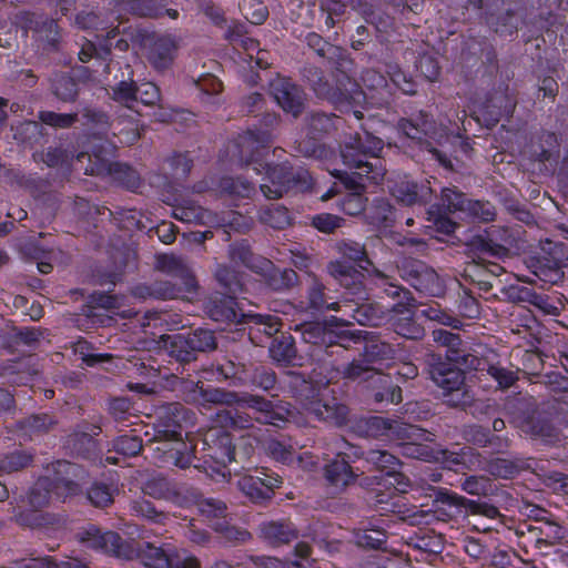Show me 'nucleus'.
I'll use <instances>...</instances> for the list:
<instances>
[{
  "instance_id": "9b49d317",
  "label": "nucleus",
  "mask_w": 568,
  "mask_h": 568,
  "mask_svg": "<svg viewBox=\"0 0 568 568\" xmlns=\"http://www.w3.org/2000/svg\"><path fill=\"white\" fill-rule=\"evenodd\" d=\"M387 295L393 297H399L403 293L405 302H398L392 307L390 317L392 325L395 332L406 338H419L423 336V328L415 323L414 315L416 303L415 300L409 295L408 292L400 287L389 284V287L385 290Z\"/></svg>"
},
{
  "instance_id": "052dcab7",
  "label": "nucleus",
  "mask_w": 568,
  "mask_h": 568,
  "mask_svg": "<svg viewBox=\"0 0 568 568\" xmlns=\"http://www.w3.org/2000/svg\"><path fill=\"white\" fill-rule=\"evenodd\" d=\"M40 120L51 126L67 128L74 122L75 115L43 111L40 113Z\"/></svg>"
},
{
  "instance_id": "5fc2aeb1",
  "label": "nucleus",
  "mask_w": 568,
  "mask_h": 568,
  "mask_svg": "<svg viewBox=\"0 0 568 568\" xmlns=\"http://www.w3.org/2000/svg\"><path fill=\"white\" fill-rule=\"evenodd\" d=\"M230 258L236 265L242 264L250 268H256V265L253 263V255L246 243L232 245L230 248Z\"/></svg>"
},
{
  "instance_id": "a19ab883",
  "label": "nucleus",
  "mask_w": 568,
  "mask_h": 568,
  "mask_svg": "<svg viewBox=\"0 0 568 568\" xmlns=\"http://www.w3.org/2000/svg\"><path fill=\"white\" fill-rule=\"evenodd\" d=\"M366 459L373 464L376 468L388 475V470L393 471L399 466V460L393 454L386 450H369Z\"/></svg>"
},
{
  "instance_id": "bb28decb",
  "label": "nucleus",
  "mask_w": 568,
  "mask_h": 568,
  "mask_svg": "<svg viewBox=\"0 0 568 568\" xmlns=\"http://www.w3.org/2000/svg\"><path fill=\"white\" fill-rule=\"evenodd\" d=\"M186 487H173L165 478H153L144 486V493L158 499L170 500L179 506L186 505Z\"/></svg>"
},
{
  "instance_id": "2f4dec72",
  "label": "nucleus",
  "mask_w": 568,
  "mask_h": 568,
  "mask_svg": "<svg viewBox=\"0 0 568 568\" xmlns=\"http://www.w3.org/2000/svg\"><path fill=\"white\" fill-rule=\"evenodd\" d=\"M310 554L311 547L302 541L295 546V560L285 562L276 558H267L265 568H316L315 561L308 559Z\"/></svg>"
},
{
  "instance_id": "864d4df0",
  "label": "nucleus",
  "mask_w": 568,
  "mask_h": 568,
  "mask_svg": "<svg viewBox=\"0 0 568 568\" xmlns=\"http://www.w3.org/2000/svg\"><path fill=\"white\" fill-rule=\"evenodd\" d=\"M342 217L329 213L317 214L312 220L313 226L323 233H331L335 231L342 226Z\"/></svg>"
},
{
  "instance_id": "e2e57ef3",
  "label": "nucleus",
  "mask_w": 568,
  "mask_h": 568,
  "mask_svg": "<svg viewBox=\"0 0 568 568\" xmlns=\"http://www.w3.org/2000/svg\"><path fill=\"white\" fill-rule=\"evenodd\" d=\"M53 88L55 95L62 100H71L77 94L75 83L69 77H60Z\"/></svg>"
},
{
  "instance_id": "cd10ccee",
  "label": "nucleus",
  "mask_w": 568,
  "mask_h": 568,
  "mask_svg": "<svg viewBox=\"0 0 568 568\" xmlns=\"http://www.w3.org/2000/svg\"><path fill=\"white\" fill-rule=\"evenodd\" d=\"M305 409L314 415L318 420L332 422L335 424L343 423L346 417V408L335 403L322 402V399H312L304 405Z\"/></svg>"
},
{
  "instance_id": "39448f33",
  "label": "nucleus",
  "mask_w": 568,
  "mask_h": 568,
  "mask_svg": "<svg viewBox=\"0 0 568 568\" xmlns=\"http://www.w3.org/2000/svg\"><path fill=\"white\" fill-rule=\"evenodd\" d=\"M442 202L445 209L444 213L438 212L435 215L430 210L428 214L430 215L429 220H434L436 229L444 234H450L455 232L457 227V222L448 217L446 213H458L459 219L476 217L483 221L493 220L495 215L494 207L490 203L469 201L464 194L454 189H443Z\"/></svg>"
},
{
  "instance_id": "ea45409f",
  "label": "nucleus",
  "mask_w": 568,
  "mask_h": 568,
  "mask_svg": "<svg viewBox=\"0 0 568 568\" xmlns=\"http://www.w3.org/2000/svg\"><path fill=\"white\" fill-rule=\"evenodd\" d=\"M270 355L276 362H290L295 355L292 337L275 338L270 346Z\"/></svg>"
},
{
  "instance_id": "f257e3e1",
  "label": "nucleus",
  "mask_w": 568,
  "mask_h": 568,
  "mask_svg": "<svg viewBox=\"0 0 568 568\" xmlns=\"http://www.w3.org/2000/svg\"><path fill=\"white\" fill-rule=\"evenodd\" d=\"M383 145V140L372 135L365 128L344 143L341 152L343 162L356 171L352 175L342 171H333L332 174L351 191L341 203L346 214L357 215L364 211V180L378 183L383 179L385 170L378 159Z\"/></svg>"
},
{
  "instance_id": "37998d69",
  "label": "nucleus",
  "mask_w": 568,
  "mask_h": 568,
  "mask_svg": "<svg viewBox=\"0 0 568 568\" xmlns=\"http://www.w3.org/2000/svg\"><path fill=\"white\" fill-rule=\"evenodd\" d=\"M113 448L123 456H135L142 449V442L135 435H122L114 440Z\"/></svg>"
},
{
  "instance_id": "69168bd1",
  "label": "nucleus",
  "mask_w": 568,
  "mask_h": 568,
  "mask_svg": "<svg viewBox=\"0 0 568 568\" xmlns=\"http://www.w3.org/2000/svg\"><path fill=\"white\" fill-rule=\"evenodd\" d=\"M242 10L245 18L253 24H261L267 17L268 12L265 6L257 3L255 8H251L246 0L243 1Z\"/></svg>"
},
{
  "instance_id": "4d7b16f0",
  "label": "nucleus",
  "mask_w": 568,
  "mask_h": 568,
  "mask_svg": "<svg viewBox=\"0 0 568 568\" xmlns=\"http://www.w3.org/2000/svg\"><path fill=\"white\" fill-rule=\"evenodd\" d=\"M390 353V346L385 343L373 342L365 346L366 362L371 364L384 361Z\"/></svg>"
},
{
  "instance_id": "c9c22d12",
  "label": "nucleus",
  "mask_w": 568,
  "mask_h": 568,
  "mask_svg": "<svg viewBox=\"0 0 568 568\" xmlns=\"http://www.w3.org/2000/svg\"><path fill=\"white\" fill-rule=\"evenodd\" d=\"M339 254L354 263H357L358 266L363 270H368V265H371V261L366 256V252L363 245L353 241H344L337 245Z\"/></svg>"
},
{
  "instance_id": "5701e85b",
  "label": "nucleus",
  "mask_w": 568,
  "mask_h": 568,
  "mask_svg": "<svg viewBox=\"0 0 568 568\" xmlns=\"http://www.w3.org/2000/svg\"><path fill=\"white\" fill-rule=\"evenodd\" d=\"M272 138L273 134L270 130L247 131L233 144L234 155L240 161L244 160L246 163H255V151L258 148H265L272 141Z\"/></svg>"
},
{
  "instance_id": "4468645a",
  "label": "nucleus",
  "mask_w": 568,
  "mask_h": 568,
  "mask_svg": "<svg viewBox=\"0 0 568 568\" xmlns=\"http://www.w3.org/2000/svg\"><path fill=\"white\" fill-rule=\"evenodd\" d=\"M173 214L175 219L186 223H211L219 226H229L236 231L248 229L251 225L247 219L236 212H231L227 217L217 220L211 212L192 202L176 206Z\"/></svg>"
},
{
  "instance_id": "ddd939ff",
  "label": "nucleus",
  "mask_w": 568,
  "mask_h": 568,
  "mask_svg": "<svg viewBox=\"0 0 568 568\" xmlns=\"http://www.w3.org/2000/svg\"><path fill=\"white\" fill-rule=\"evenodd\" d=\"M140 558L149 568H199L196 558L171 546L163 548L146 544L140 550Z\"/></svg>"
},
{
  "instance_id": "423d86ee",
  "label": "nucleus",
  "mask_w": 568,
  "mask_h": 568,
  "mask_svg": "<svg viewBox=\"0 0 568 568\" xmlns=\"http://www.w3.org/2000/svg\"><path fill=\"white\" fill-rule=\"evenodd\" d=\"M430 377L444 390V395H452L448 399L453 405H465L469 396L463 389L465 376L463 368L477 369L479 359L473 355H463L460 363L443 362L440 357L430 355Z\"/></svg>"
},
{
  "instance_id": "e433bc0d",
  "label": "nucleus",
  "mask_w": 568,
  "mask_h": 568,
  "mask_svg": "<svg viewBox=\"0 0 568 568\" xmlns=\"http://www.w3.org/2000/svg\"><path fill=\"white\" fill-rule=\"evenodd\" d=\"M303 339L311 344H333L335 343L334 333L320 323H310L303 326Z\"/></svg>"
},
{
  "instance_id": "79ce46f5",
  "label": "nucleus",
  "mask_w": 568,
  "mask_h": 568,
  "mask_svg": "<svg viewBox=\"0 0 568 568\" xmlns=\"http://www.w3.org/2000/svg\"><path fill=\"white\" fill-rule=\"evenodd\" d=\"M329 274L339 281V283L349 287L351 281L355 283V278L358 277V274L353 270V267L344 261H334L328 264Z\"/></svg>"
},
{
  "instance_id": "c03bdc74",
  "label": "nucleus",
  "mask_w": 568,
  "mask_h": 568,
  "mask_svg": "<svg viewBox=\"0 0 568 568\" xmlns=\"http://www.w3.org/2000/svg\"><path fill=\"white\" fill-rule=\"evenodd\" d=\"M323 285L318 282H314L313 286L310 288L308 292V301H310V307L315 311H322V310H334L337 311L341 308L339 303L332 302L327 303L324 297L323 293Z\"/></svg>"
},
{
  "instance_id": "4c0bfd02",
  "label": "nucleus",
  "mask_w": 568,
  "mask_h": 568,
  "mask_svg": "<svg viewBox=\"0 0 568 568\" xmlns=\"http://www.w3.org/2000/svg\"><path fill=\"white\" fill-rule=\"evenodd\" d=\"M221 192L232 199L248 197L254 192V186L242 179L225 178L221 181Z\"/></svg>"
},
{
  "instance_id": "338daca9",
  "label": "nucleus",
  "mask_w": 568,
  "mask_h": 568,
  "mask_svg": "<svg viewBox=\"0 0 568 568\" xmlns=\"http://www.w3.org/2000/svg\"><path fill=\"white\" fill-rule=\"evenodd\" d=\"M383 480L385 481V485L393 486L398 493H406L410 486L409 479L396 469L393 471L388 470V475L386 474L383 477Z\"/></svg>"
},
{
  "instance_id": "4be33fe9",
  "label": "nucleus",
  "mask_w": 568,
  "mask_h": 568,
  "mask_svg": "<svg viewBox=\"0 0 568 568\" xmlns=\"http://www.w3.org/2000/svg\"><path fill=\"white\" fill-rule=\"evenodd\" d=\"M78 538L88 548L109 554H119L121 538L113 531L101 532L95 526L89 525L78 534Z\"/></svg>"
},
{
  "instance_id": "3c124183",
  "label": "nucleus",
  "mask_w": 568,
  "mask_h": 568,
  "mask_svg": "<svg viewBox=\"0 0 568 568\" xmlns=\"http://www.w3.org/2000/svg\"><path fill=\"white\" fill-rule=\"evenodd\" d=\"M387 74L394 87L406 94L415 93V84L397 65H389Z\"/></svg>"
},
{
  "instance_id": "bf43d9fd",
  "label": "nucleus",
  "mask_w": 568,
  "mask_h": 568,
  "mask_svg": "<svg viewBox=\"0 0 568 568\" xmlns=\"http://www.w3.org/2000/svg\"><path fill=\"white\" fill-rule=\"evenodd\" d=\"M160 99V91L152 82H143L136 85V102L145 105L154 104Z\"/></svg>"
},
{
  "instance_id": "0eeeda50",
  "label": "nucleus",
  "mask_w": 568,
  "mask_h": 568,
  "mask_svg": "<svg viewBox=\"0 0 568 568\" xmlns=\"http://www.w3.org/2000/svg\"><path fill=\"white\" fill-rule=\"evenodd\" d=\"M169 413L173 418L161 419L155 426L154 438L162 443V446L155 449L163 452V463H173L180 468H186L192 463V454L189 445L182 440L181 409L174 406Z\"/></svg>"
},
{
  "instance_id": "49530a36",
  "label": "nucleus",
  "mask_w": 568,
  "mask_h": 568,
  "mask_svg": "<svg viewBox=\"0 0 568 568\" xmlns=\"http://www.w3.org/2000/svg\"><path fill=\"white\" fill-rule=\"evenodd\" d=\"M88 498L95 507H105L112 503L113 491L104 484H94L88 490Z\"/></svg>"
},
{
  "instance_id": "6e6d98bb",
  "label": "nucleus",
  "mask_w": 568,
  "mask_h": 568,
  "mask_svg": "<svg viewBox=\"0 0 568 568\" xmlns=\"http://www.w3.org/2000/svg\"><path fill=\"white\" fill-rule=\"evenodd\" d=\"M356 308L353 310L351 318L361 325L376 326L379 324V317L373 313V308L367 304H356Z\"/></svg>"
},
{
  "instance_id": "b1692460",
  "label": "nucleus",
  "mask_w": 568,
  "mask_h": 568,
  "mask_svg": "<svg viewBox=\"0 0 568 568\" xmlns=\"http://www.w3.org/2000/svg\"><path fill=\"white\" fill-rule=\"evenodd\" d=\"M265 449L273 459L282 464L292 465L296 463L303 468L315 465L312 456L297 455L295 446L285 439L272 438L266 443Z\"/></svg>"
},
{
  "instance_id": "dca6fc26",
  "label": "nucleus",
  "mask_w": 568,
  "mask_h": 568,
  "mask_svg": "<svg viewBox=\"0 0 568 568\" xmlns=\"http://www.w3.org/2000/svg\"><path fill=\"white\" fill-rule=\"evenodd\" d=\"M345 376L348 378H359L372 381L373 384L379 385L383 389L376 390V402H388L398 404L402 402V390L398 386L392 384L388 375L379 373V368L375 366H364L359 362H353L345 369Z\"/></svg>"
},
{
  "instance_id": "09e8293b",
  "label": "nucleus",
  "mask_w": 568,
  "mask_h": 568,
  "mask_svg": "<svg viewBox=\"0 0 568 568\" xmlns=\"http://www.w3.org/2000/svg\"><path fill=\"white\" fill-rule=\"evenodd\" d=\"M131 510L136 515L150 519L154 523H163L165 515L158 511L154 506L145 499H139L132 503Z\"/></svg>"
},
{
  "instance_id": "72a5a7b5",
  "label": "nucleus",
  "mask_w": 568,
  "mask_h": 568,
  "mask_svg": "<svg viewBox=\"0 0 568 568\" xmlns=\"http://www.w3.org/2000/svg\"><path fill=\"white\" fill-rule=\"evenodd\" d=\"M207 312L214 321H229L236 320L237 314L235 310V301L232 296H223L221 300H212L207 305Z\"/></svg>"
},
{
  "instance_id": "de8ad7c7",
  "label": "nucleus",
  "mask_w": 568,
  "mask_h": 568,
  "mask_svg": "<svg viewBox=\"0 0 568 568\" xmlns=\"http://www.w3.org/2000/svg\"><path fill=\"white\" fill-rule=\"evenodd\" d=\"M113 99L128 108H133L136 102V85L132 82L121 81L113 89Z\"/></svg>"
},
{
  "instance_id": "20e7f679",
  "label": "nucleus",
  "mask_w": 568,
  "mask_h": 568,
  "mask_svg": "<svg viewBox=\"0 0 568 568\" xmlns=\"http://www.w3.org/2000/svg\"><path fill=\"white\" fill-rule=\"evenodd\" d=\"M51 470L52 478L49 475L41 477L30 490L29 503L36 508L45 506L53 497L61 499L78 491V484L73 478H78L82 473L79 466L58 460L52 464L51 469H47V473Z\"/></svg>"
},
{
  "instance_id": "a211bd4d",
  "label": "nucleus",
  "mask_w": 568,
  "mask_h": 568,
  "mask_svg": "<svg viewBox=\"0 0 568 568\" xmlns=\"http://www.w3.org/2000/svg\"><path fill=\"white\" fill-rule=\"evenodd\" d=\"M541 254L536 275L546 282L557 283L564 275L561 266L568 257L565 245L547 240L541 245Z\"/></svg>"
},
{
  "instance_id": "412c9836",
  "label": "nucleus",
  "mask_w": 568,
  "mask_h": 568,
  "mask_svg": "<svg viewBox=\"0 0 568 568\" xmlns=\"http://www.w3.org/2000/svg\"><path fill=\"white\" fill-rule=\"evenodd\" d=\"M270 90L277 104L293 116H297L304 105V93L288 79L276 78L270 83Z\"/></svg>"
},
{
  "instance_id": "f3484780",
  "label": "nucleus",
  "mask_w": 568,
  "mask_h": 568,
  "mask_svg": "<svg viewBox=\"0 0 568 568\" xmlns=\"http://www.w3.org/2000/svg\"><path fill=\"white\" fill-rule=\"evenodd\" d=\"M156 267L163 272L176 274L183 290H172L165 297L191 300L196 290L194 276L189 272L184 261L173 254H162L156 257Z\"/></svg>"
},
{
  "instance_id": "1a4fd4ad",
  "label": "nucleus",
  "mask_w": 568,
  "mask_h": 568,
  "mask_svg": "<svg viewBox=\"0 0 568 568\" xmlns=\"http://www.w3.org/2000/svg\"><path fill=\"white\" fill-rule=\"evenodd\" d=\"M423 430L428 435L425 439L404 438L395 442L404 456L425 462H435L448 469L473 464L471 448H462L460 452L432 448L424 444L432 440V434L425 429Z\"/></svg>"
},
{
  "instance_id": "f704fd0d",
  "label": "nucleus",
  "mask_w": 568,
  "mask_h": 568,
  "mask_svg": "<svg viewBox=\"0 0 568 568\" xmlns=\"http://www.w3.org/2000/svg\"><path fill=\"white\" fill-rule=\"evenodd\" d=\"M19 568H88V566L75 558L58 562L51 557H43L26 559L20 562Z\"/></svg>"
},
{
  "instance_id": "2eb2a0df",
  "label": "nucleus",
  "mask_w": 568,
  "mask_h": 568,
  "mask_svg": "<svg viewBox=\"0 0 568 568\" xmlns=\"http://www.w3.org/2000/svg\"><path fill=\"white\" fill-rule=\"evenodd\" d=\"M366 433L371 437L389 443L404 438L425 439L428 437L423 428L379 416H373L366 420Z\"/></svg>"
},
{
  "instance_id": "58836bf2",
  "label": "nucleus",
  "mask_w": 568,
  "mask_h": 568,
  "mask_svg": "<svg viewBox=\"0 0 568 568\" xmlns=\"http://www.w3.org/2000/svg\"><path fill=\"white\" fill-rule=\"evenodd\" d=\"M260 220L273 229H284L291 222L287 210L275 204L264 209L260 214Z\"/></svg>"
},
{
  "instance_id": "c756f323",
  "label": "nucleus",
  "mask_w": 568,
  "mask_h": 568,
  "mask_svg": "<svg viewBox=\"0 0 568 568\" xmlns=\"http://www.w3.org/2000/svg\"><path fill=\"white\" fill-rule=\"evenodd\" d=\"M261 536L271 545L280 546L296 538V531L291 524L280 521L263 523L260 526Z\"/></svg>"
},
{
  "instance_id": "aec40b11",
  "label": "nucleus",
  "mask_w": 568,
  "mask_h": 568,
  "mask_svg": "<svg viewBox=\"0 0 568 568\" xmlns=\"http://www.w3.org/2000/svg\"><path fill=\"white\" fill-rule=\"evenodd\" d=\"M168 341L181 361H187L191 351L205 352L216 346L214 335L209 329H196L192 334H174L168 336Z\"/></svg>"
},
{
  "instance_id": "13d9d810",
  "label": "nucleus",
  "mask_w": 568,
  "mask_h": 568,
  "mask_svg": "<svg viewBox=\"0 0 568 568\" xmlns=\"http://www.w3.org/2000/svg\"><path fill=\"white\" fill-rule=\"evenodd\" d=\"M34 32L40 40L50 44L58 40V26L53 20L45 19L41 23H37Z\"/></svg>"
},
{
  "instance_id": "7c9ffc66",
  "label": "nucleus",
  "mask_w": 568,
  "mask_h": 568,
  "mask_svg": "<svg viewBox=\"0 0 568 568\" xmlns=\"http://www.w3.org/2000/svg\"><path fill=\"white\" fill-rule=\"evenodd\" d=\"M325 478L331 486L341 490L355 480V474L347 462L336 459L326 465Z\"/></svg>"
},
{
  "instance_id": "a878e982",
  "label": "nucleus",
  "mask_w": 568,
  "mask_h": 568,
  "mask_svg": "<svg viewBox=\"0 0 568 568\" xmlns=\"http://www.w3.org/2000/svg\"><path fill=\"white\" fill-rule=\"evenodd\" d=\"M176 50V40L172 36H162L152 43L148 59L155 69L163 70L171 65L175 58Z\"/></svg>"
},
{
  "instance_id": "6ab92c4d",
  "label": "nucleus",
  "mask_w": 568,
  "mask_h": 568,
  "mask_svg": "<svg viewBox=\"0 0 568 568\" xmlns=\"http://www.w3.org/2000/svg\"><path fill=\"white\" fill-rule=\"evenodd\" d=\"M281 479L270 476L264 469L256 470L255 475L245 474L239 481V489L254 503L271 499L274 489L278 487Z\"/></svg>"
},
{
  "instance_id": "a18cd8bd",
  "label": "nucleus",
  "mask_w": 568,
  "mask_h": 568,
  "mask_svg": "<svg viewBox=\"0 0 568 568\" xmlns=\"http://www.w3.org/2000/svg\"><path fill=\"white\" fill-rule=\"evenodd\" d=\"M420 315L429 321L457 328L460 321L439 307L438 304L430 305L420 311Z\"/></svg>"
},
{
  "instance_id": "393cba45",
  "label": "nucleus",
  "mask_w": 568,
  "mask_h": 568,
  "mask_svg": "<svg viewBox=\"0 0 568 568\" xmlns=\"http://www.w3.org/2000/svg\"><path fill=\"white\" fill-rule=\"evenodd\" d=\"M394 197L406 205L425 203L432 196V189L426 185H417L407 180V176L389 186Z\"/></svg>"
},
{
  "instance_id": "c85d7f7f",
  "label": "nucleus",
  "mask_w": 568,
  "mask_h": 568,
  "mask_svg": "<svg viewBox=\"0 0 568 568\" xmlns=\"http://www.w3.org/2000/svg\"><path fill=\"white\" fill-rule=\"evenodd\" d=\"M185 498L189 500L182 507L196 506L197 510L207 519H220L224 517L226 506L223 501L214 498H202L194 489H185Z\"/></svg>"
},
{
  "instance_id": "603ef678",
  "label": "nucleus",
  "mask_w": 568,
  "mask_h": 568,
  "mask_svg": "<svg viewBox=\"0 0 568 568\" xmlns=\"http://www.w3.org/2000/svg\"><path fill=\"white\" fill-rule=\"evenodd\" d=\"M248 317L267 336H272L281 329L280 318L275 315L251 314Z\"/></svg>"
},
{
  "instance_id": "7ed1b4c3",
  "label": "nucleus",
  "mask_w": 568,
  "mask_h": 568,
  "mask_svg": "<svg viewBox=\"0 0 568 568\" xmlns=\"http://www.w3.org/2000/svg\"><path fill=\"white\" fill-rule=\"evenodd\" d=\"M363 85L362 89L357 84H351V89H346V92H326L327 98L339 108L344 104L349 105L353 109L354 116L359 120L363 118L362 111L357 106L366 109L369 106H381L384 104L389 94L390 85L387 79L375 70H367L362 75ZM318 94H325L322 89H316Z\"/></svg>"
},
{
  "instance_id": "680f3d73",
  "label": "nucleus",
  "mask_w": 568,
  "mask_h": 568,
  "mask_svg": "<svg viewBox=\"0 0 568 568\" xmlns=\"http://www.w3.org/2000/svg\"><path fill=\"white\" fill-rule=\"evenodd\" d=\"M221 448L220 452H215L213 455H211L214 459H216L220 464H227L231 463L236 458L237 449L234 447L231 443L229 435H223L221 437Z\"/></svg>"
},
{
  "instance_id": "6e6552de",
  "label": "nucleus",
  "mask_w": 568,
  "mask_h": 568,
  "mask_svg": "<svg viewBox=\"0 0 568 568\" xmlns=\"http://www.w3.org/2000/svg\"><path fill=\"white\" fill-rule=\"evenodd\" d=\"M261 169L265 170L261 191L267 199L281 197L293 187L302 192L312 187V178L306 170L300 169L293 173L286 163L274 166L268 163L265 165L258 163L254 166L256 173H261Z\"/></svg>"
},
{
  "instance_id": "0e129e2a",
  "label": "nucleus",
  "mask_w": 568,
  "mask_h": 568,
  "mask_svg": "<svg viewBox=\"0 0 568 568\" xmlns=\"http://www.w3.org/2000/svg\"><path fill=\"white\" fill-rule=\"evenodd\" d=\"M489 471L495 476L509 478L517 473V467L507 459L498 458L490 464Z\"/></svg>"
},
{
  "instance_id": "f03ea898",
  "label": "nucleus",
  "mask_w": 568,
  "mask_h": 568,
  "mask_svg": "<svg viewBox=\"0 0 568 568\" xmlns=\"http://www.w3.org/2000/svg\"><path fill=\"white\" fill-rule=\"evenodd\" d=\"M185 388L189 389L185 394V400L190 403L199 405H205L206 403L236 404L237 407L234 409H225L217 413L219 420L224 427L248 428L252 425V418L244 412L245 408L252 409L254 418L262 424L281 426L290 420L298 423L294 412L290 409V405L282 402L273 403L253 395L239 397L234 393L221 389H204L193 382L185 383Z\"/></svg>"
},
{
  "instance_id": "473e14b6",
  "label": "nucleus",
  "mask_w": 568,
  "mask_h": 568,
  "mask_svg": "<svg viewBox=\"0 0 568 568\" xmlns=\"http://www.w3.org/2000/svg\"><path fill=\"white\" fill-rule=\"evenodd\" d=\"M433 339L438 344L447 346L446 358L448 362L459 364L463 355H469L460 348L462 343L459 336L448 331L435 329L433 332Z\"/></svg>"
},
{
  "instance_id": "9d476101",
  "label": "nucleus",
  "mask_w": 568,
  "mask_h": 568,
  "mask_svg": "<svg viewBox=\"0 0 568 568\" xmlns=\"http://www.w3.org/2000/svg\"><path fill=\"white\" fill-rule=\"evenodd\" d=\"M399 131L413 144L420 148L425 146L440 164L446 168L452 166L450 161L433 146V141L442 145L443 141L448 140L449 136L444 129H436L427 114L419 113L415 120H402L399 122Z\"/></svg>"
},
{
  "instance_id": "774afa93",
  "label": "nucleus",
  "mask_w": 568,
  "mask_h": 568,
  "mask_svg": "<svg viewBox=\"0 0 568 568\" xmlns=\"http://www.w3.org/2000/svg\"><path fill=\"white\" fill-rule=\"evenodd\" d=\"M216 278L229 290L230 293H236L240 282L234 271H231L227 267H219L216 271Z\"/></svg>"
},
{
  "instance_id": "f8f14e48",
  "label": "nucleus",
  "mask_w": 568,
  "mask_h": 568,
  "mask_svg": "<svg viewBox=\"0 0 568 568\" xmlns=\"http://www.w3.org/2000/svg\"><path fill=\"white\" fill-rule=\"evenodd\" d=\"M402 276L415 290L433 297H442L446 292V281L435 270L420 261H408L402 266Z\"/></svg>"
},
{
  "instance_id": "8fccbe9b",
  "label": "nucleus",
  "mask_w": 568,
  "mask_h": 568,
  "mask_svg": "<svg viewBox=\"0 0 568 568\" xmlns=\"http://www.w3.org/2000/svg\"><path fill=\"white\" fill-rule=\"evenodd\" d=\"M393 216V209L386 200H377L369 209L372 224L381 225L388 222Z\"/></svg>"
}]
</instances>
